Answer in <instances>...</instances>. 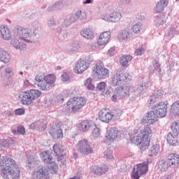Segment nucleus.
Wrapping results in <instances>:
<instances>
[{
	"instance_id": "5",
	"label": "nucleus",
	"mask_w": 179,
	"mask_h": 179,
	"mask_svg": "<svg viewBox=\"0 0 179 179\" xmlns=\"http://www.w3.org/2000/svg\"><path fill=\"white\" fill-rule=\"evenodd\" d=\"M36 85L43 92H48L51 90L52 85L55 83L57 78L53 74L44 75L43 73H38L35 76Z\"/></svg>"
},
{
	"instance_id": "38",
	"label": "nucleus",
	"mask_w": 179,
	"mask_h": 179,
	"mask_svg": "<svg viewBox=\"0 0 179 179\" xmlns=\"http://www.w3.org/2000/svg\"><path fill=\"white\" fill-rule=\"evenodd\" d=\"M53 150L57 156H64L65 155V148L59 144H55Z\"/></svg>"
},
{
	"instance_id": "13",
	"label": "nucleus",
	"mask_w": 179,
	"mask_h": 179,
	"mask_svg": "<svg viewBox=\"0 0 179 179\" xmlns=\"http://www.w3.org/2000/svg\"><path fill=\"white\" fill-rule=\"evenodd\" d=\"M76 149L77 151L79 152V153H81V155H84V156H87V155L93 153V148L90 147L89 141L86 139H83L78 141L76 145Z\"/></svg>"
},
{
	"instance_id": "18",
	"label": "nucleus",
	"mask_w": 179,
	"mask_h": 179,
	"mask_svg": "<svg viewBox=\"0 0 179 179\" xmlns=\"http://www.w3.org/2000/svg\"><path fill=\"white\" fill-rule=\"evenodd\" d=\"M118 134H120V130L117 127H112L106 131L105 139L109 142H114L118 138Z\"/></svg>"
},
{
	"instance_id": "9",
	"label": "nucleus",
	"mask_w": 179,
	"mask_h": 179,
	"mask_svg": "<svg viewBox=\"0 0 179 179\" xmlns=\"http://www.w3.org/2000/svg\"><path fill=\"white\" fill-rule=\"evenodd\" d=\"M152 163V159H147L146 162L137 164L133 170L131 178L139 179L141 176L146 174L149 171V164Z\"/></svg>"
},
{
	"instance_id": "58",
	"label": "nucleus",
	"mask_w": 179,
	"mask_h": 179,
	"mask_svg": "<svg viewBox=\"0 0 179 179\" xmlns=\"http://www.w3.org/2000/svg\"><path fill=\"white\" fill-rule=\"evenodd\" d=\"M152 65H153V68H154L155 71H156L159 73H160V72H162V69L160 68V64H159V62L155 61V62H153Z\"/></svg>"
},
{
	"instance_id": "8",
	"label": "nucleus",
	"mask_w": 179,
	"mask_h": 179,
	"mask_svg": "<svg viewBox=\"0 0 179 179\" xmlns=\"http://www.w3.org/2000/svg\"><path fill=\"white\" fill-rule=\"evenodd\" d=\"M93 62V57L88 55L83 59H80L76 63L75 67L73 69L74 73L76 75H82L83 72L89 69V66Z\"/></svg>"
},
{
	"instance_id": "28",
	"label": "nucleus",
	"mask_w": 179,
	"mask_h": 179,
	"mask_svg": "<svg viewBox=\"0 0 179 179\" xmlns=\"http://www.w3.org/2000/svg\"><path fill=\"white\" fill-rule=\"evenodd\" d=\"M29 128L31 129H38L39 131H44V129H47V126L45 125V123H44L43 120H41L32 122L29 125Z\"/></svg>"
},
{
	"instance_id": "33",
	"label": "nucleus",
	"mask_w": 179,
	"mask_h": 179,
	"mask_svg": "<svg viewBox=\"0 0 179 179\" xmlns=\"http://www.w3.org/2000/svg\"><path fill=\"white\" fill-rule=\"evenodd\" d=\"M64 101V96L62 95L54 96L49 101V103L48 106L49 107H52V106H57V104H59Z\"/></svg>"
},
{
	"instance_id": "11",
	"label": "nucleus",
	"mask_w": 179,
	"mask_h": 179,
	"mask_svg": "<svg viewBox=\"0 0 179 179\" xmlns=\"http://www.w3.org/2000/svg\"><path fill=\"white\" fill-rule=\"evenodd\" d=\"M111 96L112 101H117L118 99H124V97H129V87L124 85L116 87L112 91Z\"/></svg>"
},
{
	"instance_id": "49",
	"label": "nucleus",
	"mask_w": 179,
	"mask_h": 179,
	"mask_svg": "<svg viewBox=\"0 0 179 179\" xmlns=\"http://www.w3.org/2000/svg\"><path fill=\"white\" fill-rule=\"evenodd\" d=\"M145 52H146V46L145 45H142L141 46H139L135 50V54L138 57H141V55H143Z\"/></svg>"
},
{
	"instance_id": "20",
	"label": "nucleus",
	"mask_w": 179,
	"mask_h": 179,
	"mask_svg": "<svg viewBox=\"0 0 179 179\" xmlns=\"http://www.w3.org/2000/svg\"><path fill=\"white\" fill-rule=\"evenodd\" d=\"M49 134L52 138H53V139H62V138H64L62 129H61L59 126H52V127L49 131Z\"/></svg>"
},
{
	"instance_id": "31",
	"label": "nucleus",
	"mask_w": 179,
	"mask_h": 179,
	"mask_svg": "<svg viewBox=\"0 0 179 179\" xmlns=\"http://www.w3.org/2000/svg\"><path fill=\"white\" fill-rule=\"evenodd\" d=\"M167 5H169V0H159L155 7V12L162 13V12L164 10V8H166Z\"/></svg>"
},
{
	"instance_id": "14",
	"label": "nucleus",
	"mask_w": 179,
	"mask_h": 179,
	"mask_svg": "<svg viewBox=\"0 0 179 179\" xmlns=\"http://www.w3.org/2000/svg\"><path fill=\"white\" fill-rule=\"evenodd\" d=\"M101 19L109 23H118L122 19V15L120 11H113L110 13H106L102 15Z\"/></svg>"
},
{
	"instance_id": "36",
	"label": "nucleus",
	"mask_w": 179,
	"mask_h": 179,
	"mask_svg": "<svg viewBox=\"0 0 179 179\" xmlns=\"http://www.w3.org/2000/svg\"><path fill=\"white\" fill-rule=\"evenodd\" d=\"M160 153V145L155 144L149 150L150 157H156Z\"/></svg>"
},
{
	"instance_id": "48",
	"label": "nucleus",
	"mask_w": 179,
	"mask_h": 179,
	"mask_svg": "<svg viewBox=\"0 0 179 179\" xmlns=\"http://www.w3.org/2000/svg\"><path fill=\"white\" fill-rule=\"evenodd\" d=\"M171 113H172V114H176V115H179V101L173 103L171 108Z\"/></svg>"
},
{
	"instance_id": "45",
	"label": "nucleus",
	"mask_w": 179,
	"mask_h": 179,
	"mask_svg": "<svg viewBox=\"0 0 179 179\" xmlns=\"http://www.w3.org/2000/svg\"><path fill=\"white\" fill-rule=\"evenodd\" d=\"M152 110H154L156 115L158 116V118H164V117L167 115V110H163L156 108H153Z\"/></svg>"
},
{
	"instance_id": "40",
	"label": "nucleus",
	"mask_w": 179,
	"mask_h": 179,
	"mask_svg": "<svg viewBox=\"0 0 179 179\" xmlns=\"http://www.w3.org/2000/svg\"><path fill=\"white\" fill-rule=\"evenodd\" d=\"M26 163L29 169L34 167L36 166V163H37V157H36L34 155H30L27 157Z\"/></svg>"
},
{
	"instance_id": "39",
	"label": "nucleus",
	"mask_w": 179,
	"mask_h": 179,
	"mask_svg": "<svg viewBox=\"0 0 179 179\" xmlns=\"http://www.w3.org/2000/svg\"><path fill=\"white\" fill-rule=\"evenodd\" d=\"M64 8V2L57 1L52 6H50L48 8L49 12H52L54 10H61Z\"/></svg>"
},
{
	"instance_id": "21",
	"label": "nucleus",
	"mask_w": 179,
	"mask_h": 179,
	"mask_svg": "<svg viewBox=\"0 0 179 179\" xmlns=\"http://www.w3.org/2000/svg\"><path fill=\"white\" fill-rule=\"evenodd\" d=\"M166 141L169 145L177 146L179 145V133L172 131L167 135Z\"/></svg>"
},
{
	"instance_id": "59",
	"label": "nucleus",
	"mask_w": 179,
	"mask_h": 179,
	"mask_svg": "<svg viewBox=\"0 0 179 179\" xmlns=\"http://www.w3.org/2000/svg\"><path fill=\"white\" fill-rule=\"evenodd\" d=\"M100 135V128L95 127L92 131V136H94V138H99Z\"/></svg>"
},
{
	"instance_id": "1",
	"label": "nucleus",
	"mask_w": 179,
	"mask_h": 179,
	"mask_svg": "<svg viewBox=\"0 0 179 179\" xmlns=\"http://www.w3.org/2000/svg\"><path fill=\"white\" fill-rule=\"evenodd\" d=\"M38 34V27L33 26L31 28H24L20 26L15 27V36L17 38H12L10 41V45L18 50L20 52H24L27 50V45L22 40L27 43H36V36Z\"/></svg>"
},
{
	"instance_id": "43",
	"label": "nucleus",
	"mask_w": 179,
	"mask_h": 179,
	"mask_svg": "<svg viewBox=\"0 0 179 179\" xmlns=\"http://www.w3.org/2000/svg\"><path fill=\"white\" fill-rule=\"evenodd\" d=\"M167 106H169V101H162L158 103L155 104L154 108H157L158 110H163L164 111H167Z\"/></svg>"
},
{
	"instance_id": "10",
	"label": "nucleus",
	"mask_w": 179,
	"mask_h": 179,
	"mask_svg": "<svg viewBox=\"0 0 179 179\" xmlns=\"http://www.w3.org/2000/svg\"><path fill=\"white\" fill-rule=\"evenodd\" d=\"M129 78H131L129 73L117 71L111 78L110 85L112 86H122V85L129 80Z\"/></svg>"
},
{
	"instance_id": "23",
	"label": "nucleus",
	"mask_w": 179,
	"mask_h": 179,
	"mask_svg": "<svg viewBox=\"0 0 179 179\" xmlns=\"http://www.w3.org/2000/svg\"><path fill=\"white\" fill-rule=\"evenodd\" d=\"M0 34L1 36V38L6 41H9V40L12 38V33H10V30L8 26H0Z\"/></svg>"
},
{
	"instance_id": "17",
	"label": "nucleus",
	"mask_w": 179,
	"mask_h": 179,
	"mask_svg": "<svg viewBox=\"0 0 179 179\" xmlns=\"http://www.w3.org/2000/svg\"><path fill=\"white\" fill-rule=\"evenodd\" d=\"M98 115L100 121H101L102 122L108 124L112 121L111 112H110L107 108H103L102 110H101L99 112Z\"/></svg>"
},
{
	"instance_id": "54",
	"label": "nucleus",
	"mask_w": 179,
	"mask_h": 179,
	"mask_svg": "<svg viewBox=\"0 0 179 179\" xmlns=\"http://www.w3.org/2000/svg\"><path fill=\"white\" fill-rule=\"evenodd\" d=\"M177 34H178V31H177L176 27H171L169 30V36L170 38H173Z\"/></svg>"
},
{
	"instance_id": "50",
	"label": "nucleus",
	"mask_w": 179,
	"mask_h": 179,
	"mask_svg": "<svg viewBox=\"0 0 179 179\" xmlns=\"http://www.w3.org/2000/svg\"><path fill=\"white\" fill-rule=\"evenodd\" d=\"M143 24L141 22H137L132 27V31L135 33V34H139L141 33V30H142Z\"/></svg>"
},
{
	"instance_id": "41",
	"label": "nucleus",
	"mask_w": 179,
	"mask_h": 179,
	"mask_svg": "<svg viewBox=\"0 0 179 179\" xmlns=\"http://www.w3.org/2000/svg\"><path fill=\"white\" fill-rule=\"evenodd\" d=\"M110 115L112 121H118L121 118V115H122V110L120 109L114 110L110 112Z\"/></svg>"
},
{
	"instance_id": "44",
	"label": "nucleus",
	"mask_w": 179,
	"mask_h": 179,
	"mask_svg": "<svg viewBox=\"0 0 179 179\" xmlns=\"http://www.w3.org/2000/svg\"><path fill=\"white\" fill-rule=\"evenodd\" d=\"M47 166L49 167L51 174H57L58 172V165L55 163V160H53L52 162H50Z\"/></svg>"
},
{
	"instance_id": "57",
	"label": "nucleus",
	"mask_w": 179,
	"mask_h": 179,
	"mask_svg": "<svg viewBox=\"0 0 179 179\" xmlns=\"http://www.w3.org/2000/svg\"><path fill=\"white\" fill-rule=\"evenodd\" d=\"M15 115H24V114L26 113V110H24V108H20L17 109H15L14 111Z\"/></svg>"
},
{
	"instance_id": "29",
	"label": "nucleus",
	"mask_w": 179,
	"mask_h": 179,
	"mask_svg": "<svg viewBox=\"0 0 179 179\" xmlns=\"http://www.w3.org/2000/svg\"><path fill=\"white\" fill-rule=\"evenodd\" d=\"M117 38L120 41H128L131 40V31L127 29H122L117 34Z\"/></svg>"
},
{
	"instance_id": "51",
	"label": "nucleus",
	"mask_w": 179,
	"mask_h": 179,
	"mask_svg": "<svg viewBox=\"0 0 179 179\" xmlns=\"http://www.w3.org/2000/svg\"><path fill=\"white\" fill-rule=\"evenodd\" d=\"M103 157L106 159L108 162L114 159V155H113V151L110 150H107L103 152Z\"/></svg>"
},
{
	"instance_id": "61",
	"label": "nucleus",
	"mask_w": 179,
	"mask_h": 179,
	"mask_svg": "<svg viewBox=\"0 0 179 179\" xmlns=\"http://www.w3.org/2000/svg\"><path fill=\"white\" fill-rule=\"evenodd\" d=\"M56 23H55V19H54V17H51L50 18H49V20H48V27H53V26H56Z\"/></svg>"
},
{
	"instance_id": "6",
	"label": "nucleus",
	"mask_w": 179,
	"mask_h": 179,
	"mask_svg": "<svg viewBox=\"0 0 179 179\" xmlns=\"http://www.w3.org/2000/svg\"><path fill=\"white\" fill-rule=\"evenodd\" d=\"M40 96H41V91L31 89L29 90L22 92L18 95L17 99L22 106H31L33 101H34V100H37Z\"/></svg>"
},
{
	"instance_id": "34",
	"label": "nucleus",
	"mask_w": 179,
	"mask_h": 179,
	"mask_svg": "<svg viewBox=\"0 0 179 179\" xmlns=\"http://www.w3.org/2000/svg\"><path fill=\"white\" fill-rule=\"evenodd\" d=\"M162 91L159 90L157 92L152 94L148 99L149 104H155V103H157L159 100H160V97H162Z\"/></svg>"
},
{
	"instance_id": "62",
	"label": "nucleus",
	"mask_w": 179,
	"mask_h": 179,
	"mask_svg": "<svg viewBox=\"0 0 179 179\" xmlns=\"http://www.w3.org/2000/svg\"><path fill=\"white\" fill-rule=\"evenodd\" d=\"M78 50H79V45H78V44L76 43H73L69 46V51H78Z\"/></svg>"
},
{
	"instance_id": "4",
	"label": "nucleus",
	"mask_w": 179,
	"mask_h": 179,
	"mask_svg": "<svg viewBox=\"0 0 179 179\" xmlns=\"http://www.w3.org/2000/svg\"><path fill=\"white\" fill-rule=\"evenodd\" d=\"M86 104V99L82 96L71 98L66 106L62 109V113L65 115H71V113H79V110L82 107Z\"/></svg>"
},
{
	"instance_id": "37",
	"label": "nucleus",
	"mask_w": 179,
	"mask_h": 179,
	"mask_svg": "<svg viewBox=\"0 0 179 179\" xmlns=\"http://www.w3.org/2000/svg\"><path fill=\"white\" fill-rule=\"evenodd\" d=\"M132 61V56L131 55H124L120 58V64L123 68H128L129 66V62Z\"/></svg>"
},
{
	"instance_id": "12",
	"label": "nucleus",
	"mask_w": 179,
	"mask_h": 179,
	"mask_svg": "<svg viewBox=\"0 0 179 179\" xmlns=\"http://www.w3.org/2000/svg\"><path fill=\"white\" fill-rule=\"evenodd\" d=\"M92 71L99 79H105V78L110 76V70L104 68L103 62L96 63V64L92 67Z\"/></svg>"
},
{
	"instance_id": "42",
	"label": "nucleus",
	"mask_w": 179,
	"mask_h": 179,
	"mask_svg": "<svg viewBox=\"0 0 179 179\" xmlns=\"http://www.w3.org/2000/svg\"><path fill=\"white\" fill-rule=\"evenodd\" d=\"M166 23V18L163 15L155 17L154 20V24L156 27H160V26H163Z\"/></svg>"
},
{
	"instance_id": "63",
	"label": "nucleus",
	"mask_w": 179,
	"mask_h": 179,
	"mask_svg": "<svg viewBox=\"0 0 179 179\" xmlns=\"http://www.w3.org/2000/svg\"><path fill=\"white\" fill-rule=\"evenodd\" d=\"M23 86L24 87H28V88H30L33 86V84L31 83L30 81H29V80L26 79L24 80V83H23Z\"/></svg>"
},
{
	"instance_id": "3",
	"label": "nucleus",
	"mask_w": 179,
	"mask_h": 179,
	"mask_svg": "<svg viewBox=\"0 0 179 179\" xmlns=\"http://www.w3.org/2000/svg\"><path fill=\"white\" fill-rule=\"evenodd\" d=\"M152 135V129L149 125H146L142 131L135 129L130 134V141L132 143H136L140 149L145 150L150 143V136Z\"/></svg>"
},
{
	"instance_id": "64",
	"label": "nucleus",
	"mask_w": 179,
	"mask_h": 179,
	"mask_svg": "<svg viewBox=\"0 0 179 179\" xmlns=\"http://www.w3.org/2000/svg\"><path fill=\"white\" fill-rule=\"evenodd\" d=\"M108 55H110V57H113V55H115V47L110 48L108 50Z\"/></svg>"
},
{
	"instance_id": "15",
	"label": "nucleus",
	"mask_w": 179,
	"mask_h": 179,
	"mask_svg": "<svg viewBox=\"0 0 179 179\" xmlns=\"http://www.w3.org/2000/svg\"><path fill=\"white\" fill-rule=\"evenodd\" d=\"M159 121V116L156 115L154 110L150 111L145 117L141 120L142 124H148L149 125H153Z\"/></svg>"
},
{
	"instance_id": "16",
	"label": "nucleus",
	"mask_w": 179,
	"mask_h": 179,
	"mask_svg": "<svg viewBox=\"0 0 179 179\" xmlns=\"http://www.w3.org/2000/svg\"><path fill=\"white\" fill-rule=\"evenodd\" d=\"M106 87H107V85L104 82H101L97 85L96 90L101 92V94L106 99H110L113 96V90L110 89L106 91Z\"/></svg>"
},
{
	"instance_id": "46",
	"label": "nucleus",
	"mask_w": 179,
	"mask_h": 179,
	"mask_svg": "<svg viewBox=\"0 0 179 179\" xmlns=\"http://www.w3.org/2000/svg\"><path fill=\"white\" fill-rule=\"evenodd\" d=\"M92 82L93 79L92 78H88L85 80L84 85L88 90H93V89H94V85H93Z\"/></svg>"
},
{
	"instance_id": "19",
	"label": "nucleus",
	"mask_w": 179,
	"mask_h": 179,
	"mask_svg": "<svg viewBox=\"0 0 179 179\" xmlns=\"http://www.w3.org/2000/svg\"><path fill=\"white\" fill-rule=\"evenodd\" d=\"M33 179H48L49 176L48 174H47V171H45V169L43 168V166H39L38 169H36L33 175H32Z\"/></svg>"
},
{
	"instance_id": "7",
	"label": "nucleus",
	"mask_w": 179,
	"mask_h": 179,
	"mask_svg": "<svg viewBox=\"0 0 179 179\" xmlns=\"http://www.w3.org/2000/svg\"><path fill=\"white\" fill-rule=\"evenodd\" d=\"M86 18V13L82 10H78L76 13H73L70 15V16L67 19H60L58 22L59 27L57 29V31H61V26L62 27H69L71 24L78 22L79 19H85Z\"/></svg>"
},
{
	"instance_id": "52",
	"label": "nucleus",
	"mask_w": 179,
	"mask_h": 179,
	"mask_svg": "<svg viewBox=\"0 0 179 179\" xmlns=\"http://www.w3.org/2000/svg\"><path fill=\"white\" fill-rule=\"evenodd\" d=\"M13 134L14 135H24L26 134V130H24V127L19 126L16 130H13Z\"/></svg>"
},
{
	"instance_id": "35",
	"label": "nucleus",
	"mask_w": 179,
	"mask_h": 179,
	"mask_svg": "<svg viewBox=\"0 0 179 179\" xmlns=\"http://www.w3.org/2000/svg\"><path fill=\"white\" fill-rule=\"evenodd\" d=\"M8 146H15L13 138L8 137L4 140H0V148H8Z\"/></svg>"
},
{
	"instance_id": "55",
	"label": "nucleus",
	"mask_w": 179,
	"mask_h": 179,
	"mask_svg": "<svg viewBox=\"0 0 179 179\" xmlns=\"http://www.w3.org/2000/svg\"><path fill=\"white\" fill-rule=\"evenodd\" d=\"M171 129L173 132L179 134V120L173 122L171 124Z\"/></svg>"
},
{
	"instance_id": "25",
	"label": "nucleus",
	"mask_w": 179,
	"mask_h": 179,
	"mask_svg": "<svg viewBox=\"0 0 179 179\" xmlns=\"http://www.w3.org/2000/svg\"><path fill=\"white\" fill-rule=\"evenodd\" d=\"M108 171V166L106 165H102L101 166H92L91 169V173L92 174H96V176H101L102 174H105Z\"/></svg>"
},
{
	"instance_id": "24",
	"label": "nucleus",
	"mask_w": 179,
	"mask_h": 179,
	"mask_svg": "<svg viewBox=\"0 0 179 179\" xmlns=\"http://www.w3.org/2000/svg\"><path fill=\"white\" fill-rule=\"evenodd\" d=\"M168 164L170 167H178L179 166V155L178 154H170L168 156Z\"/></svg>"
},
{
	"instance_id": "32",
	"label": "nucleus",
	"mask_w": 179,
	"mask_h": 179,
	"mask_svg": "<svg viewBox=\"0 0 179 179\" xmlns=\"http://www.w3.org/2000/svg\"><path fill=\"white\" fill-rule=\"evenodd\" d=\"M41 159L42 162L48 166V164L52 163V161L55 160L54 158H52V156L48 155L47 151H43L40 155Z\"/></svg>"
},
{
	"instance_id": "22",
	"label": "nucleus",
	"mask_w": 179,
	"mask_h": 179,
	"mask_svg": "<svg viewBox=\"0 0 179 179\" xmlns=\"http://www.w3.org/2000/svg\"><path fill=\"white\" fill-rule=\"evenodd\" d=\"M110 38H111V32L110 31H103L102 32L98 38L97 44L98 45H106L108 41H110Z\"/></svg>"
},
{
	"instance_id": "30",
	"label": "nucleus",
	"mask_w": 179,
	"mask_h": 179,
	"mask_svg": "<svg viewBox=\"0 0 179 179\" xmlns=\"http://www.w3.org/2000/svg\"><path fill=\"white\" fill-rule=\"evenodd\" d=\"M80 36L86 40H93L94 38V32L90 28H85L80 31Z\"/></svg>"
},
{
	"instance_id": "53",
	"label": "nucleus",
	"mask_w": 179,
	"mask_h": 179,
	"mask_svg": "<svg viewBox=\"0 0 179 179\" xmlns=\"http://www.w3.org/2000/svg\"><path fill=\"white\" fill-rule=\"evenodd\" d=\"M4 73L6 76H13L15 75V70L10 66H7L4 70Z\"/></svg>"
},
{
	"instance_id": "47",
	"label": "nucleus",
	"mask_w": 179,
	"mask_h": 179,
	"mask_svg": "<svg viewBox=\"0 0 179 179\" xmlns=\"http://www.w3.org/2000/svg\"><path fill=\"white\" fill-rule=\"evenodd\" d=\"M158 169L160 171H167L169 169V164H166L164 160H160L158 162Z\"/></svg>"
},
{
	"instance_id": "26",
	"label": "nucleus",
	"mask_w": 179,
	"mask_h": 179,
	"mask_svg": "<svg viewBox=\"0 0 179 179\" xmlns=\"http://www.w3.org/2000/svg\"><path fill=\"white\" fill-rule=\"evenodd\" d=\"M10 59L11 57L9 52L0 48V62H3V64H9Z\"/></svg>"
},
{
	"instance_id": "27",
	"label": "nucleus",
	"mask_w": 179,
	"mask_h": 179,
	"mask_svg": "<svg viewBox=\"0 0 179 179\" xmlns=\"http://www.w3.org/2000/svg\"><path fill=\"white\" fill-rule=\"evenodd\" d=\"M94 123L92 120H86L80 123V128L83 132H88L90 129L93 128Z\"/></svg>"
},
{
	"instance_id": "2",
	"label": "nucleus",
	"mask_w": 179,
	"mask_h": 179,
	"mask_svg": "<svg viewBox=\"0 0 179 179\" xmlns=\"http://www.w3.org/2000/svg\"><path fill=\"white\" fill-rule=\"evenodd\" d=\"M1 176L4 179H18L20 177V169L16 164L15 159L9 157H3L0 159Z\"/></svg>"
},
{
	"instance_id": "56",
	"label": "nucleus",
	"mask_w": 179,
	"mask_h": 179,
	"mask_svg": "<svg viewBox=\"0 0 179 179\" xmlns=\"http://www.w3.org/2000/svg\"><path fill=\"white\" fill-rule=\"evenodd\" d=\"M142 92H143V84H141L140 85L137 86L134 90V94L135 96H139L142 94Z\"/></svg>"
},
{
	"instance_id": "60",
	"label": "nucleus",
	"mask_w": 179,
	"mask_h": 179,
	"mask_svg": "<svg viewBox=\"0 0 179 179\" xmlns=\"http://www.w3.org/2000/svg\"><path fill=\"white\" fill-rule=\"evenodd\" d=\"M61 79L62 82H71V78H69V75L66 73H63L61 76Z\"/></svg>"
}]
</instances>
